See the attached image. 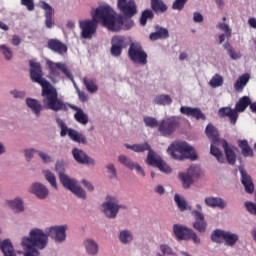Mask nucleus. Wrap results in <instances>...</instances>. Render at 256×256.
I'll list each match as a JSON object with an SVG mask.
<instances>
[{"label":"nucleus","instance_id":"f257e3e1","mask_svg":"<svg viewBox=\"0 0 256 256\" xmlns=\"http://www.w3.org/2000/svg\"><path fill=\"white\" fill-rule=\"evenodd\" d=\"M30 65V79L33 83H38L42 87V97L43 104L46 109H51V111H68L67 104H65L61 99H59V94L57 89L51 86V83L43 78V68H41V63L35 62L33 60L29 61Z\"/></svg>","mask_w":256,"mask_h":256},{"label":"nucleus","instance_id":"c756f323","mask_svg":"<svg viewBox=\"0 0 256 256\" xmlns=\"http://www.w3.org/2000/svg\"><path fill=\"white\" fill-rule=\"evenodd\" d=\"M204 203L207 207L212 208L225 209L227 207V203L220 197H206Z\"/></svg>","mask_w":256,"mask_h":256},{"label":"nucleus","instance_id":"0eeeda50","mask_svg":"<svg viewBox=\"0 0 256 256\" xmlns=\"http://www.w3.org/2000/svg\"><path fill=\"white\" fill-rule=\"evenodd\" d=\"M205 134L209 140H211L210 153L213 155L218 163H225V157L223 156V151L219 149V143L221 144V139H219V130L209 123L205 128Z\"/></svg>","mask_w":256,"mask_h":256},{"label":"nucleus","instance_id":"f03ea898","mask_svg":"<svg viewBox=\"0 0 256 256\" xmlns=\"http://www.w3.org/2000/svg\"><path fill=\"white\" fill-rule=\"evenodd\" d=\"M115 11L110 6H100L92 13V20H82L79 22L83 39H92L97 33V24L102 23L109 31H117L115 26Z\"/></svg>","mask_w":256,"mask_h":256},{"label":"nucleus","instance_id":"cd10ccee","mask_svg":"<svg viewBox=\"0 0 256 256\" xmlns=\"http://www.w3.org/2000/svg\"><path fill=\"white\" fill-rule=\"evenodd\" d=\"M218 113L220 117H229L232 125H235L237 123V119H239L237 110H233L231 107H222L219 109Z\"/></svg>","mask_w":256,"mask_h":256},{"label":"nucleus","instance_id":"49530a36","mask_svg":"<svg viewBox=\"0 0 256 256\" xmlns=\"http://www.w3.org/2000/svg\"><path fill=\"white\" fill-rule=\"evenodd\" d=\"M119 239L121 243H131V241H133V235L129 232V230H123L120 232Z\"/></svg>","mask_w":256,"mask_h":256},{"label":"nucleus","instance_id":"58836bf2","mask_svg":"<svg viewBox=\"0 0 256 256\" xmlns=\"http://www.w3.org/2000/svg\"><path fill=\"white\" fill-rule=\"evenodd\" d=\"M174 201L180 211H191V206L187 204V201L184 198H181L179 194H175Z\"/></svg>","mask_w":256,"mask_h":256},{"label":"nucleus","instance_id":"dca6fc26","mask_svg":"<svg viewBox=\"0 0 256 256\" xmlns=\"http://www.w3.org/2000/svg\"><path fill=\"white\" fill-rule=\"evenodd\" d=\"M146 161L148 165H151L152 167H157V169H159V171H162V173H171V167H169L167 163L163 161V159H161L160 156L155 153V151H153V149L148 152Z\"/></svg>","mask_w":256,"mask_h":256},{"label":"nucleus","instance_id":"a18cd8bd","mask_svg":"<svg viewBox=\"0 0 256 256\" xmlns=\"http://www.w3.org/2000/svg\"><path fill=\"white\" fill-rule=\"evenodd\" d=\"M44 175L48 183H50V185L54 187V189H57V178L55 177V174H53V172L49 170H45Z\"/></svg>","mask_w":256,"mask_h":256},{"label":"nucleus","instance_id":"ddd939ff","mask_svg":"<svg viewBox=\"0 0 256 256\" xmlns=\"http://www.w3.org/2000/svg\"><path fill=\"white\" fill-rule=\"evenodd\" d=\"M201 168L199 166H190L186 173H180L179 179L182 181L184 189H189L195 181H199Z\"/></svg>","mask_w":256,"mask_h":256},{"label":"nucleus","instance_id":"aec40b11","mask_svg":"<svg viewBox=\"0 0 256 256\" xmlns=\"http://www.w3.org/2000/svg\"><path fill=\"white\" fill-rule=\"evenodd\" d=\"M191 215L195 219L193 228L198 231V233H205V231H207V221H205V215L197 210H192Z\"/></svg>","mask_w":256,"mask_h":256},{"label":"nucleus","instance_id":"6e6d98bb","mask_svg":"<svg viewBox=\"0 0 256 256\" xmlns=\"http://www.w3.org/2000/svg\"><path fill=\"white\" fill-rule=\"evenodd\" d=\"M21 5H24V7H27L28 11L35 10V2H33V0H21Z\"/></svg>","mask_w":256,"mask_h":256},{"label":"nucleus","instance_id":"e433bc0d","mask_svg":"<svg viewBox=\"0 0 256 256\" xmlns=\"http://www.w3.org/2000/svg\"><path fill=\"white\" fill-rule=\"evenodd\" d=\"M238 147L241 148L243 157H253V148L249 146L247 140H239Z\"/></svg>","mask_w":256,"mask_h":256},{"label":"nucleus","instance_id":"79ce46f5","mask_svg":"<svg viewBox=\"0 0 256 256\" xmlns=\"http://www.w3.org/2000/svg\"><path fill=\"white\" fill-rule=\"evenodd\" d=\"M8 205L17 213H21L22 211H24L23 200L21 199L10 200L8 201Z\"/></svg>","mask_w":256,"mask_h":256},{"label":"nucleus","instance_id":"bb28decb","mask_svg":"<svg viewBox=\"0 0 256 256\" xmlns=\"http://www.w3.org/2000/svg\"><path fill=\"white\" fill-rule=\"evenodd\" d=\"M119 162L122 163V165H125L128 169H135L137 173H141L142 177H145V171L139 164H135L133 161H131V158L125 156V155H120L119 156Z\"/></svg>","mask_w":256,"mask_h":256},{"label":"nucleus","instance_id":"a878e982","mask_svg":"<svg viewBox=\"0 0 256 256\" xmlns=\"http://www.w3.org/2000/svg\"><path fill=\"white\" fill-rule=\"evenodd\" d=\"M30 192L33 193V195H36L38 199H47V196L49 195V189L41 183L32 184Z\"/></svg>","mask_w":256,"mask_h":256},{"label":"nucleus","instance_id":"4c0bfd02","mask_svg":"<svg viewBox=\"0 0 256 256\" xmlns=\"http://www.w3.org/2000/svg\"><path fill=\"white\" fill-rule=\"evenodd\" d=\"M151 8L155 13H165L167 11V5L163 3V0H151Z\"/></svg>","mask_w":256,"mask_h":256},{"label":"nucleus","instance_id":"338daca9","mask_svg":"<svg viewBox=\"0 0 256 256\" xmlns=\"http://www.w3.org/2000/svg\"><path fill=\"white\" fill-rule=\"evenodd\" d=\"M12 44L17 46L21 44V37L14 35L12 38Z\"/></svg>","mask_w":256,"mask_h":256},{"label":"nucleus","instance_id":"3c124183","mask_svg":"<svg viewBox=\"0 0 256 256\" xmlns=\"http://www.w3.org/2000/svg\"><path fill=\"white\" fill-rule=\"evenodd\" d=\"M144 123L146 125V127H151V129H155V127H159V122L157 121V119L153 118V117H144Z\"/></svg>","mask_w":256,"mask_h":256},{"label":"nucleus","instance_id":"1a4fd4ad","mask_svg":"<svg viewBox=\"0 0 256 256\" xmlns=\"http://www.w3.org/2000/svg\"><path fill=\"white\" fill-rule=\"evenodd\" d=\"M181 122L177 117L172 116L163 119L158 125V131L162 137H171L179 129Z\"/></svg>","mask_w":256,"mask_h":256},{"label":"nucleus","instance_id":"c9c22d12","mask_svg":"<svg viewBox=\"0 0 256 256\" xmlns=\"http://www.w3.org/2000/svg\"><path fill=\"white\" fill-rule=\"evenodd\" d=\"M126 149H131V151H134L135 153H145V151H148V153L151 150V145L149 143L145 142L142 144H125Z\"/></svg>","mask_w":256,"mask_h":256},{"label":"nucleus","instance_id":"b1692460","mask_svg":"<svg viewBox=\"0 0 256 256\" xmlns=\"http://www.w3.org/2000/svg\"><path fill=\"white\" fill-rule=\"evenodd\" d=\"M41 9L45 11V25L47 29H52L53 28V15L55 14V10L49 3L45 1L40 2Z\"/></svg>","mask_w":256,"mask_h":256},{"label":"nucleus","instance_id":"9b49d317","mask_svg":"<svg viewBox=\"0 0 256 256\" xmlns=\"http://www.w3.org/2000/svg\"><path fill=\"white\" fill-rule=\"evenodd\" d=\"M128 57L136 65H145L147 63V52L139 43H131L128 49Z\"/></svg>","mask_w":256,"mask_h":256},{"label":"nucleus","instance_id":"4d7b16f0","mask_svg":"<svg viewBox=\"0 0 256 256\" xmlns=\"http://www.w3.org/2000/svg\"><path fill=\"white\" fill-rule=\"evenodd\" d=\"M245 207L248 211V213H251V215L256 216V204L253 202H245Z\"/></svg>","mask_w":256,"mask_h":256},{"label":"nucleus","instance_id":"393cba45","mask_svg":"<svg viewBox=\"0 0 256 256\" xmlns=\"http://www.w3.org/2000/svg\"><path fill=\"white\" fill-rule=\"evenodd\" d=\"M240 175H241V182L242 185L245 187L246 193H249L250 195L253 194L255 191V184H253V180L251 179V176L247 174V171L245 169H240Z\"/></svg>","mask_w":256,"mask_h":256},{"label":"nucleus","instance_id":"864d4df0","mask_svg":"<svg viewBox=\"0 0 256 256\" xmlns=\"http://www.w3.org/2000/svg\"><path fill=\"white\" fill-rule=\"evenodd\" d=\"M217 27H218V29H220V31H224V33L226 34V37L228 39H229V37H231V28L229 27L228 24L219 23Z\"/></svg>","mask_w":256,"mask_h":256},{"label":"nucleus","instance_id":"0e129e2a","mask_svg":"<svg viewBox=\"0 0 256 256\" xmlns=\"http://www.w3.org/2000/svg\"><path fill=\"white\" fill-rule=\"evenodd\" d=\"M12 95H14L15 99H24L25 92L23 91H12Z\"/></svg>","mask_w":256,"mask_h":256},{"label":"nucleus","instance_id":"2f4dec72","mask_svg":"<svg viewBox=\"0 0 256 256\" xmlns=\"http://www.w3.org/2000/svg\"><path fill=\"white\" fill-rule=\"evenodd\" d=\"M26 105L27 107H29V109H31V111H33V113H35L37 117L41 115V111H43V106L41 105L40 101L33 98H27Z\"/></svg>","mask_w":256,"mask_h":256},{"label":"nucleus","instance_id":"20e7f679","mask_svg":"<svg viewBox=\"0 0 256 256\" xmlns=\"http://www.w3.org/2000/svg\"><path fill=\"white\" fill-rule=\"evenodd\" d=\"M55 171L59 175L60 183L63 187L69 189L71 193L80 199H87V193L77 184V180L70 178L65 174V164L63 161L56 162Z\"/></svg>","mask_w":256,"mask_h":256},{"label":"nucleus","instance_id":"5fc2aeb1","mask_svg":"<svg viewBox=\"0 0 256 256\" xmlns=\"http://www.w3.org/2000/svg\"><path fill=\"white\" fill-rule=\"evenodd\" d=\"M160 251L163 253V255H175L173 248L167 244H161Z\"/></svg>","mask_w":256,"mask_h":256},{"label":"nucleus","instance_id":"de8ad7c7","mask_svg":"<svg viewBox=\"0 0 256 256\" xmlns=\"http://www.w3.org/2000/svg\"><path fill=\"white\" fill-rule=\"evenodd\" d=\"M209 85L212 86L214 89L217 87H221V85H223V77L219 74H215L211 78Z\"/></svg>","mask_w":256,"mask_h":256},{"label":"nucleus","instance_id":"13d9d810","mask_svg":"<svg viewBox=\"0 0 256 256\" xmlns=\"http://www.w3.org/2000/svg\"><path fill=\"white\" fill-rule=\"evenodd\" d=\"M106 169H108V171L110 173V179H115V177H117V169H115V165L108 164L106 166Z\"/></svg>","mask_w":256,"mask_h":256},{"label":"nucleus","instance_id":"37998d69","mask_svg":"<svg viewBox=\"0 0 256 256\" xmlns=\"http://www.w3.org/2000/svg\"><path fill=\"white\" fill-rule=\"evenodd\" d=\"M154 102L157 105H171L173 103V99L169 95H159L155 97Z\"/></svg>","mask_w":256,"mask_h":256},{"label":"nucleus","instance_id":"6e6552de","mask_svg":"<svg viewBox=\"0 0 256 256\" xmlns=\"http://www.w3.org/2000/svg\"><path fill=\"white\" fill-rule=\"evenodd\" d=\"M102 209L108 219H115L119 213V209H127V207L120 205L117 197L108 195L106 201L102 203Z\"/></svg>","mask_w":256,"mask_h":256},{"label":"nucleus","instance_id":"a211bd4d","mask_svg":"<svg viewBox=\"0 0 256 256\" xmlns=\"http://www.w3.org/2000/svg\"><path fill=\"white\" fill-rule=\"evenodd\" d=\"M67 227L66 226H52L46 229V237H51L58 243H63L67 239Z\"/></svg>","mask_w":256,"mask_h":256},{"label":"nucleus","instance_id":"ea45409f","mask_svg":"<svg viewBox=\"0 0 256 256\" xmlns=\"http://www.w3.org/2000/svg\"><path fill=\"white\" fill-rule=\"evenodd\" d=\"M83 84L85 85V87H86L87 91H89V93H97V91L99 90V87L97 86V84L95 83V81L93 79L84 77Z\"/></svg>","mask_w":256,"mask_h":256},{"label":"nucleus","instance_id":"4be33fe9","mask_svg":"<svg viewBox=\"0 0 256 256\" xmlns=\"http://www.w3.org/2000/svg\"><path fill=\"white\" fill-rule=\"evenodd\" d=\"M180 113L182 115H186V117H193V119H196L197 121H199L200 119L202 121H205V119H207V117L205 116L203 111H201L200 108H193V107H189V106H182L180 108Z\"/></svg>","mask_w":256,"mask_h":256},{"label":"nucleus","instance_id":"473e14b6","mask_svg":"<svg viewBox=\"0 0 256 256\" xmlns=\"http://www.w3.org/2000/svg\"><path fill=\"white\" fill-rule=\"evenodd\" d=\"M249 79H251V75L247 73L240 76L234 84L235 91H237L238 93H241V91L245 89V86L247 85V83H249Z\"/></svg>","mask_w":256,"mask_h":256},{"label":"nucleus","instance_id":"f3484780","mask_svg":"<svg viewBox=\"0 0 256 256\" xmlns=\"http://www.w3.org/2000/svg\"><path fill=\"white\" fill-rule=\"evenodd\" d=\"M111 45L110 53L112 57H121L123 49H127V39L125 36H113Z\"/></svg>","mask_w":256,"mask_h":256},{"label":"nucleus","instance_id":"7ed1b4c3","mask_svg":"<svg viewBox=\"0 0 256 256\" xmlns=\"http://www.w3.org/2000/svg\"><path fill=\"white\" fill-rule=\"evenodd\" d=\"M22 246L26 251L24 256H39V251L35 247L45 249L47 247V235L39 228L33 229L30 232V238L22 239Z\"/></svg>","mask_w":256,"mask_h":256},{"label":"nucleus","instance_id":"f704fd0d","mask_svg":"<svg viewBox=\"0 0 256 256\" xmlns=\"http://www.w3.org/2000/svg\"><path fill=\"white\" fill-rule=\"evenodd\" d=\"M84 247L88 255H97L99 253V245L93 239H86L84 241Z\"/></svg>","mask_w":256,"mask_h":256},{"label":"nucleus","instance_id":"5701e85b","mask_svg":"<svg viewBox=\"0 0 256 256\" xmlns=\"http://www.w3.org/2000/svg\"><path fill=\"white\" fill-rule=\"evenodd\" d=\"M47 47L50 51H53V53H57L58 55H65L68 51L67 45L59 39L48 40Z\"/></svg>","mask_w":256,"mask_h":256},{"label":"nucleus","instance_id":"69168bd1","mask_svg":"<svg viewBox=\"0 0 256 256\" xmlns=\"http://www.w3.org/2000/svg\"><path fill=\"white\" fill-rule=\"evenodd\" d=\"M82 184L84 185V187H86V189H88L89 191H93L95 188L93 187V184L87 180H82Z\"/></svg>","mask_w":256,"mask_h":256},{"label":"nucleus","instance_id":"c85d7f7f","mask_svg":"<svg viewBox=\"0 0 256 256\" xmlns=\"http://www.w3.org/2000/svg\"><path fill=\"white\" fill-rule=\"evenodd\" d=\"M68 106L70 107V109H73V111H76V113L74 114L75 121H77L81 125H87L89 123V116H87V114H85L83 109H81L73 104H69Z\"/></svg>","mask_w":256,"mask_h":256},{"label":"nucleus","instance_id":"412c9836","mask_svg":"<svg viewBox=\"0 0 256 256\" xmlns=\"http://www.w3.org/2000/svg\"><path fill=\"white\" fill-rule=\"evenodd\" d=\"M72 155L75 159V161L77 163H80V165H95V160L91 157H89V155H87V153H85V151L79 149V148H74L72 150Z\"/></svg>","mask_w":256,"mask_h":256},{"label":"nucleus","instance_id":"052dcab7","mask_svg":"<svg viewBox=\"0 0 256 256\" xmlns=\"http://www.w3.org/2000/svg\"><path fill=\"white\" fill-rule=\"evenodd\" d=\"M77 93H78V97H79V101H81L82 103H87L88 101V97H87V94L81 90H79L77 88Z\"/></svg>","mask_w":256,"mask_h":256},{"label":"nucleus","instance_id":"8fccbe9b","mask_svg":"<svg viewBox=\"0 0 256 256\" xmlns=\"http://www.w3.org/2000/svg\"><path fill=\"white\" fill-rule=\"evenodd\" d=\"M4 246L6 247V253H8V251L10 250L9 247H11V248H12V250H11L12 254H13L14 256H17V255L15 254V250H14V248H13V244H11V240L6 239V240H4L2 243L0 242V249H1L2 253H4V256H5V251L3 250V247H4Z\"/></svg>","mask_w":256,"mask_h":256},{"label":"nucleus","instance_id":"603ef678","mask_svg":"<svg viewBox=\"0 0 256 256\" xmlns=\"http://www.w3.org/2000/svg\"><path fill=\"white\" fill-rule=\"evenodd\" d=\"M188 0H174L172 4V9L174 11H183L185 8V4L187 3Z\"/></svg>","mask_w":256,"mask_h":256},{"label":"nucleus","instance_id":"4468645a","mask_svg":"<svg viewBox=\"0 0 256 256\" xmlns=\"http://www.w3.org/2000/svg\"><path fill=\"white\" fill-rule=\"evenodd\" d=\"M222 239L225 241L226 245L233 247V245L239 241V235L223 230H215L211 235L213 243H221Z\"/></svg>","mask_w":256,"mask_h":256},{"label":"nucleus","instance_id":"09e8293b","mask_svg":"<svg viewBox=\"0 0 256 256\" xmlns=\"http://www.w3.org/2000/svg\"><path fill=\"white\" fill-rule=\"evenodd\" d=\"M0 51L4 55L6 61H11V59H13V51L5 44L0 45Z\"/></svg>","mask_w":256,"mask_h":256},{"label":"nucleus","instance_id":"e2e57ef3","mask_svg":"<svg viewBox=\"0 0 256 256\" xmlns=\"http://www.w3.org/2000/svg\"><path fill=\"white\" fill-rule=\"evenodd\" d=\"M39 151L38 150H35V149H30V150H25L24 153H25V157L26 159L30 160V159H33V154L34 153H38Z\"/></svg>","mask_w":256,"mask_h":256},{"label":"nucleus","instance_id":"680f3d73","mask_svg":"<svg viewBox=\"0 0 256 256\" xmlns=\"http://www.w3.org/2000/svg\"><path fill=\"white\" fill-rule=\"evenodd\" d=\"M193 21L194 23H203V15L199 12H194Z\"/></svg>","mask_w":256,"mask_h":256},{"label":"nucleus","instance_id":"2eb2a0df","mask_svg":"<svg viewBox=\"0 0 256 256\" xmlns=\"http://www.w3.org/2000/svg\"><path fill=\"white\" fill-rule=\"evenodd\" d=\"M117 7L122 15H124V17H127L128 19H131V17H135V15H137L138 13L135 0H117Z\"/></svg>","mask_w":256,"mask_h":256},{"label":"nucleus","instance_id":"7c9ffc66","mask_svg":"<svg viewBox=\"0 0 256 256\" xmlns=\"http://www.w3.org/2000/svg\"><path fill=\"white\" fill-rule=\"evenodd\" d=\"M156 31L152 32L149 36L151 41H157L159 39H169V30L167 28L156 26Z\"/></svg>","mask_w":256,"mask_h":256},{"label":"nucleus","instance_id":"f8f14e48","mask_svg":"<svg viewBox=\"0 0 256 256\" xmlns=\"http://www.w3.org/2000/svg\"><path fill=\"white\" fill-rule=\"evenodd\" d=\"M173 233L178 241H189L192 239L194 243H201V239L192 229L180 224L173 225Z\"/></svg>","mask_w":256,"mask_h":256},{"label":"nucleus","instance_id":"9d476101","mask_svg":"<svg viewBox=\"0 0 256 256\" xmlns=\"http://www.w3.org/2000/svg\"><path fill=\"white\" fill-rule=\"evenodd\" d=\"M56 123L61 129L60 136L66 137L68 135L72 141H75V143H82V145H87V138L85 135L77 132L75 129L68 128L61 118H57Z\"/></svg>","mask_w":256,"mask_h":256},{"label":"nucleus","instance_id":"423d86ee","mask_svg":"<svg viewBox=\"0 0 256 256\" xmlns=\"http://www.w3.org/2000/svg\"><path fill=\"white\" fill-rule=\"evenodd\" d=\"M168 153L177 161H183L184 159L197 161V153L187 142L172 143L168 148Z\"/></svg>","mask_w":256,"mask_h":256},{"label":"nucleus","instance_id":"bf43d9fd","mask_svg":"<svg viewBox=\"0 0 256 256\" xmlns=\"http://www.w3.org/2000/svg\"><path fill=\"white\" fill-rule=\"evenodd\" d=\"M38 155L42 159L43 163H51V156H49L47 153L38 151Z\"/></svg>","mask_w":256,"mask_h":256},{"label":"nucleus","instance_id":"39448f33","mask_svg":"<svg viewBox=\"0 0 256 256\" xmlns=\"http://www.w3.org/2000/svg\"><path fill=\"white\" fill-rule=\"evenodd\" d=\"M48 79L52 81V83H59L63 77L61 74L66 78L72 81L74 83L75 87L77 85L75 84V79L73 77V73H71V69H69V66L64 62H53L48 61Z\"/></svg>","mask_w":256,"mask_h":256},{"label":"nucleus","instance_id":"c03bdc74","mask_svg":"<svg viewBox=\"0 0 256 256\" xmlns=\"http://www.w3.org/2000/svg\"><path fill=\"white\" fill-rule=\"evenodd\" d=\"M153 17H155V14H153V11L150 9H146L142 12L141 18H140V24L142 27H145L147 25V20H152Z\"/></svg>","mask_w":256,"mask_h":256},{"label":"nucleus","instance_id":"774afa93","mask_svg":"<svg viewBox=\"0 0 256 256\" xmlns=\"http://www.w3.org/2000/svg\"><path fill=\"white\" fill-rule=\"evenodd\" d=\"M248 23L252 29H256V19L255 18H249Z\"/></svg>","mask_w":256,"mask_h":256},{"label":"nucleus","instance_id":"6ab92c4d","mask_svg":"<svg viewBox=\"0 0 256 256\" xmlns=\"http://www.w3.org/2000/svg\"><path fill=\"white\" fill-rule=\"evenodd\" d=\"M220 145L222 149H224L227 163L229 165H235V163H237V154L235 153V151H237V147L229 145V142L225 139L220 141Z\"/></svg>","mask_w":256,"mask_h":256},{"label":"nucleus","instance_id":"72a5a7b5","mask_svg":"<svg viewBox=\"0 0 256 256\" xmlns=\"http://www.w3.org/2000/svg\"><path fill=\"white\" fill-rule=\"evenodd\" d=\"M251 105H253V102H251V98L248 96L240 98L235 106L236 113H243V111H245V109L248 107H251Z\"/></svg>","mask_w":256,"mask_h":256},{"label":"nucleus","instance_id":"a19ab883","mask_svg":"<svg viewBox=\"0 0 256 256\" xmlns=\"http://www.w3.org/2000/svg\"><path fill=\"white\" fill-rule=\"evenodd\" d=\"M224 49H226L229 57H231V59H241V53L239 52H236L235 51V48H233V46H231V43L229 42H226L224 45H223Z\"/></svg>","mask_w":256,"mask_h":256}]
</instances>
